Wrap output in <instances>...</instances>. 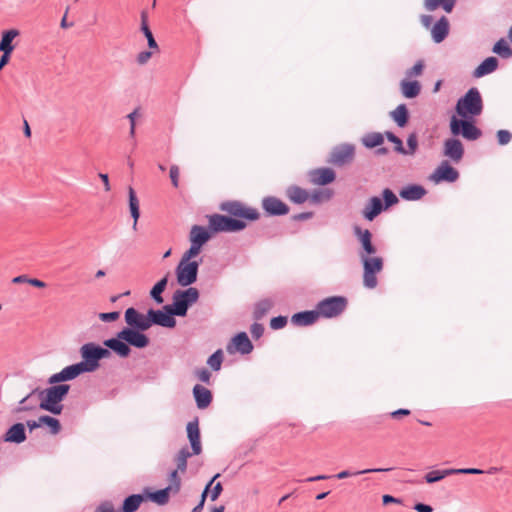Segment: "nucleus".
<instances>
[{"label": "nucleus", "mask_w": 512, "mask_h": 512, "mask_svg": "<svg viewBox=\"0 0 512 512\" xmlns=\"http://www.w3.org/2000/svg\"><path fill=\"white\" fill-rule=\"evenodd\" d=\"M45 389L34 388L33 393H37L40 400L39 408L53 415H60L63 411L62 401L67 396L70 386L68 384H50Z\"/></svg>", "instance_id": "f257e3e1"}, {"label": "nucleus", "mask_w": 512, "mask_h": 512, "mask_svg": "<svg viewBox=\"0 0 512 512\" xmlns=\"http://www.w3.org/2000/svg\"><path fill=\"white\" fill-rule=\"evenodd\" d=\"M187 436L191 444L192 453L187 447L182 448L175 457L177 469L181 473H184L187 469V459L194 455H199L202 452V446L200 442V430L198 421H190L187 424Z\"/></svg>", "instance_id": "f03ea898"}, {"label": "nucleus", "mask_w": 512, "mask_h": 512, "mask_svg": "<svg viewBox=\"0 0 512 512\" xmlns=\"http://www.w3.org/2000/svg\"><path fill=\"white\" fill-rule=\"evenodd\" d=\"M199 291L195 287H188L186 290H176L172 297V304H168L176 316L184 317L190 306L199 299Z\"/></svg>", "instance_id": "7ed1b4c3"}, {"label": "nucleus", "mask_w": 512, "mask_h": 512, "mask_svg": "<svg viewBox=\"0 0 512 512\" xmlns=\"http://www.w3.org/2000/svg\"><path fill=\"white\" fill-rule=\"evenodd\" d=\"M483 103L480 92L477 88H470L456 104V112L461 117L468 115L477 116L482 112Z\"/></svg>", "instance_id": "20e7f679"}, {"label": "nucleus", "mask_w": 512, "mask_h": 512, "mask_svg": "<svg viewBox=\"0 0 512 512\" xmlns=\"http://www.w3.org/2000/svg\"><path fill=\"white\" fill-rule=\"evenodd\" d=\"M363 266V285L365 288L374 289L378 285L377 274H379L384 267L383 258L380 256L369 255L359 257Z\"/></svg>", "instance_id": "39448f33"}, {"label": "nucleus", "mask_w": 512, "mask_h": 512, "mask_svg": "<svg viewBox=\"0 0 512 512\" xmlns=\"http://www.w3.org/2000/svg\"><path fill=\"white\" fill-rule=\"evenodd\" d=\"M209 229L213 232H237L246 227L243 220L233 219L221 214L209 216Z\"/></svg>", "instance_id": "423d86ee"}, {"label": "nucleus", "mask_w": 512, "mask_h": 512, "mask_svg": "<svg viewBox=\"0 0 512 512\" xmlns=\"http://www.w3.org/2000/svg\"><path fill=\"white\" fill-rule=\"evenodd\" d=\"M347 300L342 296H332L320 301L316 306L318 316L332 318L340 315L346 308Z\"/></svg>", "instance_id": "0eeeda50"}, {"label": "nucleus", "mask_w": 512, "mask_h": 512, "mask_svg": "<svg viewBox=\"0 0 512 512\" xmlns=\"http://www.w3.org/2000/svg\"><path fill=\"white\" fill-rule=\"evenodd\" d=\"M198 269V261L185 262L180 260L175 269L178 284L182 287H187L195 283L197 280Z\"/></svg>", "instance_id": "6e6552de"}, {"label": "nucleus", "mask_w": 512, "mask_h": 512, "mask_svg": "<svg viewBox=\"0 0 512 512\" xmlns=\"http://www.w3.org/2000/svg\"><path fill=\"white\" fill-rule=\"evenodd\" d=\"M450 130L454 136L462 135L467 140H477L481 136V131L471 122L457 119L455 116L451 118Z\"/></svg>", "instance_id": "1a4fd4ad"}, {"label": "nucleus", "mask_w": 512, "mask_h": 512, "mask_svg": "<svg viewBox=\"0 0 512 512\" xmlns=\"http://www.w3.org/2000/svg\"><path fill=\"white\" fill-rule=\"evenodd\" d=\"M80 354L83 361L79 362L86 372H94L99 367L97 345L93 342L81 346Z\"/></svg>", "instance_id": "9d476101"}, {"label": "nucleus", "mask_w": 512, "mask_h": 512, "mask_svg": "<svg viewBox=\"0 0 512 512\" xmlns=\"http://www.w3.org/2000/svg\"><path fill=\"white\" fill-rule=\"evenodd\" d=\"M220 209L228 214L241 217L248 220H257L259 213L257 210L248 208L238 201H228L221 204Z\"/></svg>", "instance_id": "9b49d317"}, {"label": "nucleus", "mask_w": 512, "mask_h": 512, "mask_svg": "<svg viewBox=\"0 0 512 512\" xmlns=\"http://www.w3.org/2000/svg\"><path fill=\"white\" fill-rule=\"evenodd\" d=\"M173 312L169 305H165L163 310H154L149 309V321L150 327L152 325H158L165 328H174L176 326V320L174 316L175 314H170Z\"/></svg>", "instance_id": "f8f14e48"}, {"label": "nucleus", "mask_w": 512, "mask_h": 512, "mask_svg": "<svg viewBox=\"0 0 512 512\" xmlns=\"http://www.w3.org/2000/svg\"><path fill=\"white\" fill-rule=\"evenodd\" d=\"M127 328L146 331L150 328L149 311L146 315L140 313L133 307L128 308L124 314Z\"/></svg>", "instance_id": "ddd939ff"}, {"label": "nucleus", "mask_w": 512, "mask_h": 512, "mask_svg": "<svg viewBox=\"0 0 512 512\" xmlns=\"http://www.w3.org/2000/svg\"><path fill=\"white\" fill-rule=\"evenodd\" d=\"M353 232L360 243V249L358 250L359 257H362V255L369 256L376 254L377 248L372 243V233L368 229L354 226Z\"/></svg>", "instance_id": "4468645a"}, {"label": "nucleus", "mask_w": 512, "mask_h": 512, "mask_svg": "<svg viewBox=\"0 0 512 512\" xmlns=\"http://www.w3.org/2000/svg\"><path fill=\"white\" fill-rule=\"evenodd\" d=\"M459 178V172L448 161H442L433 171L429 179L434 183L455 182Z\"/></svg>", "instance_id": "2eb2a0df"}, {"label": "nucleus", "mask_w": 512, "mask_h": 512, "mask_svg": "<svg viewBox=\"0 0 512 512\" xmlns=\"http://www.w3.org/2000/svg\"><path fill=\"white\" fill-rule=\"evenodd\" d=\"M144 331L123 328L118 332V337L123 339L128 346H133L139 349L145 348L149 345V338L143 333Z\"/></svg>", "instance_id": "dca6fc26"}, {"label": "nucleus", "mask_w": 512, "mask_h": 512, "mask_svg": "<svg viewBox=\"0 0 512 512\" xmlns=\"http://www.w3.org/2000/svg\"><path fill=\"white\" fill-rule=\"evenodd\" d=\"M85 372V369L80 365V363L69 365L63 368L60 372L51 375L48 378V383L62 384V382L73 380Z\"/></svg>", "instance_id": "f3484780"}, {"label": "nucleus", "mask_w": 512, "mask_h": 512, "mask_svg": "<svg viewBox=\"0 0 512 512\" xmlns=\"http://www.w3.org/2000/svg\"><path fill=\"white\" fill-rule=\"evenodd\" d=\"M443 155L453 163H459L464 156L463 144L454 137L446 139L443 144Z\"/></svg>", "instance_id": "a211bd4d"}, {"label": "nucleus", "mask_w": 512, "mask_h": 512, "mask_svg": "<svg viewBox=\"0 0 512 512\" xmlns=\"http://www.w3.org/2000/svg\"><path fill=\"white\" fill-rule=\"evenodd\" d=\"M355 148L351 144H342L337 146L331 152L330 162L335 165H343L351 161L354 157Z\"/></svg>", "instance_id": "6ab92c4d"}, {"label": "nucleus", "mask_w": 512, "mask_h": 512, "mask_svg": "<svg viewBox=\"0 0 512 512\" xmlns=\"http://www.w3.org/2000/svg\"><path fill=\"white\" fill-rule=\"evenodd\" d=\"M262 207L267 214L272 216L286 215L289 212L288 206L273 196L265 197L262 200Z\"/></svg>", "instance_id": "aec40b11"}, {"label": "nucleus", "mask_w": 512, "mask_h": 512, "mask_svg": "<svg viewBox=\"0 0 512 512\" xmlns=\"http://www.w3.org/2000/svg\"><path fill=\"white\" fill-rule=\"evenodd\" d=\"M232 346H234L235 350L243 355L249 354L253 350V344L250 341L247 333L240 332L236 334L232 340L231 344L227 346V350L231 353L232 352Z\"/></svg>", "instance_id": "412c9836"}, {"label": "nucleus", "mask_w": 512, "mask_h": 512, "mask_svg": "<svg viewBox=\"0 0 512 512\" xmlns=\"http://www.w3.org/2000/svg\"><path fill=\"white\" fill-rule=\"evenodd\" d=\"M335 172L331 168H318L309 172V178L314 185H327L335 180Z\"/></svg>", "instance_id": "4be33fe9"}, {"label": "nucleus", "mask_w": 512, "mask_h": 512, "mask_svg": "<svg viewBox=\"0 0 512 512\" xmlns=\"http://www.w3.org/2000/svg\"><path fill=\"white\" fill-rule=\"evenodd\" d=\"M3 439L5 442L20 444L26 441L25 424L15 423L5 432Z\"/></svg>", "instance_id": "5701e85b"}, {"label": "nucleus", "mask_w": 512, "mask_h": 512, "mask_svg": "<svg viewBox=\"0 0 512 512\" xmlns=\"http://www.w3.org/2000/svg\"><path fill=\"white\" fill-rule=\"evenodd\" d=\"M211 238L210 231L200 225H193L189 232L190 243L196 244L199 247H203Z\"/></svg>", "instance_id": "b1692460"}, {"label": "nucleus", "mask_w": 512, "mask_h": 512, "mask_svg": "<svg viewBox=\"0 0 512 512\" xmlns=\"http://www.w3.org/2000/svg\"><path fill=\"white\" fill-rule=\"evenodd\" d=\"M103 344L121 358H126L131 353V349L128 344L123 339H120L118 334L116 335V338L107 339Z\"/></svg>", "instance_id": "393cba45"}, {"label": "nucleus", "mask_w": 512, "mask_h": 512, "mask_svg": "<svg viewBox=\"0 0 512 512\" xmlns=\"http://www.w3.org/2000/svg\"><path fill=\"white\" fill-rule=\"evenodd\" d=\"M384 206L382 200L379 197H372L364 207L362 214L363 217L368 220H374L382 211Z\"/></svg>", "instance_id": "a878e982"}, {"label": "nucleus", "mask_w": 512, "mask_h": 512, "mask_svg": "<svg viewBox=\"0 0 512 512\" xmlns=\"http://www.w3.org/2000/svg\"><path fill=\"white\" fill-rule=\"evenodd\" d=\"M449 33V21L442 16L431 28L432 39L435 43H441Z\"/></svg>", "instance_id": "bb28decb"}, {"label": "nucleus", "mask_w": 512, "mask_h": 512, "mask_svg": "<svg viewBox=\"0 0 512 512\" xmlns=\"http://www.w3.org/2000/svg\"><path fill=\"white\" fill-rule=\"evenodd\" d=\"M193 395L199 409L207 408L212 402V393L210 390L199 384L193 387Z\"/></svg>", "instance_id": "cd10ccee"}, {"label": "nucleus", "mask_w": 512, "mask_h": 512, "mask_svg": "<svg viewBox=\"0 0 512 512\" xmlns=\"http://www.w3.org/2000/svg\"><path fill=\"white\" fill-rule=\"evenodd\" d=\"M426 194V190L421 185H408L400 190V197L408 201H416Z\"/></svg>", "instance_id": "c85d7f7f"}, {"label": "nucleus", "mask_w": 512, "mask_h": 512, "mask_svg": "<svg viewBox=\"0 0 512 512\" xmlns=\"http://www.w3.org/2000/svg\"><path fill=\"white\" fill-rule=\"evenodd\" d=\"M318 312L314 311H303L295 313L291 317V322L296 326H308L313 324L318 319Z\"/></svg>", "instance_id": "c756f323"}, {"label": "nucleus", "mask_w": 512, "mask_h": 512, "mask_svg": "<svg viewBox=\"0 0 512 512\" xmlns=\"http://www.w3.org/2000/svg\"><path fill=\"white\" fill-rule=\"evenodd\" d=\"M497 68L498 59L495 57H488L474 70L473 76L480 78L494 72Z\"/></svg>", "instance_id": "7c9ffc66"}, {"label": "nucleus", "mask_w": 512, "mask_h": 512, "mask_svg": "<svg viewBox=\"0 0 512 512\" xmlns=\"http://www.w3.org/2000/svg\"><path fill=\"white\" fill-rule=\"evenodd\" d=\"M401 93L405 98L412 99L417 97L421 91V85L418 81L402 80L400 82Z\"/></svg>", "instance_id": "2f4dec72"}, {"label": "nucleus", "mask_w": 512, "mask_h": 512, "mask_svg": "<svg viewBox=\"0 0 512 512\" xmlns=\"http://www.w3.org/2000/svg\"><path fill=\"white\" fill-rule=\"evenodd\" d=\"M144 500V495L132 494L124 499L119 512H136Z\"/></svg>", "instance_id": "473e14b6"}, {"label": "nucleus", "mask_w": 512, "mask_h": 512, "mask_svg": "<svg viewBox=\"0 0 512 512\" xmlns=\"http://www.w3.org/2000/svg\"><path fill=\"white\" fill-rule=\"evenodd\" d=\"M37 393H33V390L22 398L18 405L12 410L13 414H19L22 412L33 411L37 408V402L33 400V396Z\"/></svg>", "instance_id": "72a5a7b5"}, {"label": "nucleus", "mask_w": 512, "mask_h": 512, "mask_svg": "<svg viewBox=\"0 0 512 512\" xmlns=\"http://www.w3.org/2000/svg\"><path fill=\"white\" fill-rule=\"evenodd\" d=\"M19 35V31L16 29H10L4 31L2 34V38L0 41V51L3 53H12L14 46L12 45V41L15 37Z\"/></svg>", "instance_id": "f704fd0d"}, {"label": "nucleus", "mask_w": 512, "mask_h": 512, "mask_svg": "<svg viewBox=\"0 0 512 512\" xmlns=\"http://www.w3.org/2000/svg\"><path fill=\"white\" fill-rule=\"evenodd\" d=\"M390 117L399 127H404L407 124L409 118V112L406 105H398L393 111L390 112Z\"/></svg>", "instance_id": "c9c22d12"}, {"label": "nucleus", "mask_w": 512, "mask_h": 512, "mask_svg": "<svg viewBox=\"0 0 512 512\" xmlns=\"http://www.w3.org/2000/svg\"><path fill=\"white\" fill-rule=\"evenodd\" d=\"M128 195H129V209H130L131 216L134 220L133 229H136L137 222L140 217L139 200H138L136 193L132 187L128 188Z\"/></svg>", "instance_id": "e433bc0d"}, {"label": "nucleus", "mask_w": 512, "mask_h": 512, "mask_svg": "<svg viewBox=\"0 0 512 512\" xmlns=\"http://www.w3.org/2000/svg\"><path fill=\"white\" fill-rule=\"evenodd\" d=\"M288 198L297 204L304 203L308 198V192L298 186H292L287 189Z\"/></svg>", "instance_id": "4c0bfd02"}, {"label": "nucleus", "mask_w": 512, "mask_h": 512, "mask_svg": "<svg viewBox=\"0 0 512 512\" xmlns=\"http://www.w3.org/2000/svg\"><path fill=\"white\" fill-rule=\"evenodd\" d=\"M170 493H172V490L166 487L155 492H148L147 498L158 505H166L169 502Z\"/></svg>", "instance_id": "58836bf2"}, {"label": "nucleus", "mask_w": 512, "mask_h": 512, "mask_svg": "<svg viewBox=\"0 0 512 512\" xmlns=\"http://www.w3.org/2000/svg\"><path fill=\"white\" fill-rule=\"evenodd\" d=\"M361 142L366 148H375L383 144L384 135L379 132H371L364 135Z\"/></svg>", "instance_id": "ea45409f"}, {"label": "nucleus", "mask_w": 512, "mask_h": 512, "mask_svg": "<svg viewBox=\"0 0 512 512\" xmlns=\"http://www.w3.org/2000/svg\"><path fill=\"white\" fill-rule=\"evenodd\" d=\"M492 52L503 59H509L512 57V48L504 38H501L494 44Z\"/></svg>", "instance_id": "a19ab883"}, {"label": "nucleus", "mask_w": 512, "mask_h": 512, "mask_svg": "<svg viewBox=\"0 0 512 512\" xmlns=\"http://www.w3.org/2000/svg\"><path fill=\"white\" fill-rule=\"evenodd\" d=\"M454 472L455 471H453V468H448L444 470H433L425 475V480L427 483L432 484L444 479L447 476L454 475Z\"/></svg>", "instance_id": "79ce46f5"}, {"label": "nucleus", "mask_w": 512, "mask_h": 512, "mask_svg": "<svg viewBox=\"0 0 512 512\" xmlns=\"http://www.w3.org/2000/svg\"><path fill=\"white\" fill-rule=\"evenodd\" d=\"M168 282V277H163L160 281H158L150 291V296L158 303L161 304L163 302V298L161 294L165 290Z\"/></svg>", "instance_id": "37998d69"}, {"label": "nucleus", "mask_w": 512, "mask_h": 512, "mask_svg": "<svg viewBox=\"0 0 512 512\" xmlns=\"http://www.w3.org/2000/svg\"><path fill=\"white\" fill-rule=\"evenodd\" d=\"M41 422L43 423V425L49 427L50 433L52 435H57L60 433L62 427L60 421L57 418H54L49 415H42Z\"/></svg>", "instance_id": "c03bdc74"}, {"label": "nucleus", "mask_w": 512, "mask_h": 512, "mask_svg": "<svg viewBox=\"0 0 512 512\" xmlns=\"http://www.w3.org/2000/svg\"><path fill=\"white\" fill-rule=\"evenodd\" d=\"M390 470H391V468H370V469L360 470V471H357V472H354V473H351L348 470H344V471H341L338 474H336L335 477L337 479H345V478L350 477L352 475H361V474H367V473L386 472V471H390Z\"/></svg>", "instance_id": "a18cd8bd"}, {"label": "nucleus", "mask_w": 512, "mask_h": 512, "mask_svg": "<svg viewBox=\"0 0 512 512\" xmlns=\"http://www.w3.org/2000/svg\"><path fill=\"white\" fill-rule=\"evenodd\" d=\"M223 361V353L222 350L215 351L211 356H209L207 360V364L214 370L219 371L221 369Z\"/></svg>", "instance_id": "49530a36"}, {"label": "nucleus", "mask_w": 512, "mask_h": 512, "mask_svg": "<svg viewBox=\"0 0 512 512\" xmlns=\"http://www.w3.org/2000/svg\"><path fill=\"white\" fill-rule=\"evenodd\" d=\"M178 472L180 471L175 469L169 475L170 484L167 487L170 488V490H172L173 494L178 493L181 488V479L178 475Z\"/></svg>", "instance_id": "de8ad7c7"}, {"label": "nucleus", "mask_w": 512, "mask_h": 512, "mask_svg": "<svg viewBox=\"0 0 512 512\" xmlns=\"http://www.w3.org/2000/svg\"><path fill=\"white\" fill-rule=\"evenodd\" d=\"M272 303L269 300H262L257 303L254 310V317L256 319H261L271 308Z\"/></svg>", "instance_id": "09e8293b"}, {"label": "nucleus", "mask_w": 512, "mask_h": 512, "mask_svg": "<svg viewBox=\"0 0 512 512\" xmlns=\"http://www.w3.org/2000/svg\"><path fill=\"white\" fill-rule=\"evenodd\" d=\"M201 249L202 248L197 246L196 244L190 243L189 249L184 252V254L181 257V260L185 262H193V259L200 254Z\"/></svg>", "instance_id": "8fccbe9b"}, {"label": "nucleus", "mask_w": 512, "mask_h": 512, "mask_svg": "<svg viewBox=\"0 0 512 512\" xmlns=\"http://www.w3.org/2000/svg\"><path fill=\"white\" fill-rule=\"evenodd\" d=\"M382 196L384 199V209L389 208L390 206L398 203L397 196L393 193L392 190L386 188L382 192Z\"/></svg>", "instance_id": "3c124183"}, {"label": "nucleus", "mask_w": 512, "mask_h": 512, "mask_svg": "<svg viewBox=\"0 0 512 512\" xmlns=\"http://www.w3.org/2000/svg\"><path fill=\"white\" fill-rule=\"evenodd\" d=\"M331 196L332 192L329 189L317 190L311 195V200L314 203H319L321 201L329 200Z\"/></svg>", "instance_id": "603ef678"}, {"label": "nucleus", "mask_w": 512, "mask_h": 512, "mask_svg": "<svg viewBox=\"0 0 512 512\" xmlns=\"http://www.w3.org/2000/svg\"><path fill=\"white\" fill-rule=\"evenodd\" d=\"M386 138L395 144V151L398 153H405L406 149L403 146L402 140L392 132H385Z\"/></svg>", "instance_id": "864d4df0"}, {"label": "nucleus", "mask_w": 512, "mask_h": 512, "mask_svg": "<svg viewBox=\"0 0 512 512\" xmlns=\"http://www.w3.org/2000/svg\"><path fill=\"white\" fill-rule=\"evenodd\" d=\"M407 145L408 149H406L405 153H402L403 155H413L418 147V139L415 133H412L407 138Z\"/></svg>", "instance_id": "5fc2aeb1"}, {"label": "nucleus", "mask_w": 512, "mask_h": 512, "mask_svg": "<svg viewBox=\"0 0 512 512\" xmlns=\"http://www.w3.org/2000/svg\"><path fill=\"white\" fill-rule=\"evenodd\" d=\"M141 31L143 32V34L145 35V37L147 39L149 48H151V49H158V44H157L156 40L154 39V36H153L149 26L148 25H142L141 26Z\"/></svg>", "instance_id": "6e6d98bb"}, {"label": "nucleus", "mask_w": 512, "mask_h": 512, "mask_svg": "<svg viewBox=\"0 0 512 512\" xmlns=\"http://www.w3.org/2000/svg\"><path fill=\"white\" fill-rule=\"evenodd\" d=\"M287 324V317L285 316H277L273 317L270 321V327L273 330H279L286 326Z\"/></svg>", "instance_id": "4d7b16f0"}, {"label": "nucleus", "mask_w": 512, "mask_h": 512, "mask_svg": "<svg viewBox=\"0 0 512 512\" xmlns=\"http://www.w3.org/2000/svg\"><path fill=\"white\" fill-rule=\"evenodd\" d=\"M423 68H424L423 62L418 61L414 64V66L412 68H410L409 70L406 71V75L409 78L414 77V76H419L422 74Z\"/></svg>", "instance_id": "13d9d810"}, {"label": "nucleus", "mask_w": 512, "mask_h": 512, "mask_svg": "<svg viewBox=\"0 0 512 512\" xmlns=\"http://www.w3.org/2000/svg\"><path fill=\"white\" fill-rule=\"evenodd\" d=\"M195 375L201 382L206 383V384L210 383L211 373L208 369H206V368L197 369L195 371Z\"/></svg>", "instance_id": "bf43d9fd"}, {"label": "nucleus", "mask_w": 512, "mask_h": 512, "mask_svg": "<svg viewBox=\"0 0 512 512\" xmlns=\"http://www.w3.org/2000/svg\"><path fill=\"white\" fill-rule=\"evenodd\" d=\"M138 116V110L135 109L134 111H132L131 113H129L127 115V119L129 120L130 122V130H129V135L130 137L134 138L135 137V127H136V117Z\"/></svg>", "instance_id": "052dcab7"}, {"label": "nucleus", "mask_w": 512, "mask_h": 512, "mask_svg": "<svg viewBox=\"0 0 512 512\" xmlns=\"http://www.w3.org/2000/svg\"><path fill=\"white\" fill-rule=\"evenodd\" d=\"M512 134L508 130H499L497 132V139L500 145H506L511 141Z\"/></svg>", "instance_id": "680f3d73"}, {"label": "nucleus", "mask_w": 512, "mask_h": 512, "mask_svg": "<svg viewBox=\"0 0 512 512\" xmlns=\"http://www.w3.org/2000/svg\"><path fill=\"white\" fill-rule=\"evenodd\" d=\"M120 316V313L118 311L113 312H106V313H100L99 319L103 322H113L116 321Z\"/></svg>", "instance_id": "e2e57ef3"}, {"label": "nucleus", "mask_w": 512, "mask_h": 512, "mask_svg": "<svg viewBox=\"0 0 512 512\" xmlns=\"http://www.w3.org/2000/svg\"><path fill=\"white\" fill-rule=\"evenodd\" d=\"M250 333L253 338L259 339L264 333L263 325L259 323H253L250 327Z\"/></svg>", "instance_id": "0e129e2a"}, {"label": "nucleus", "mask_w": 512, "mask_h": 512, "mask_svg": "<svg viewBox=\"0 0 512 512\" xmlns=\"http://www.w3.org/2000/svg\"><path fill=\"white\" fill-rule=\"evenodd\" d=\"M169 175H170V179H171V182H172L173 186L174 187H178V185H179V182H178V179H179V168H178V166L172 165L170 167Z\"/></svg>", "instance_id": "69168bd1"}, {"label": "nucleus", "mask_w": 512, "mask_h": 512, "mask_svg": "<svg viewBox=\"0 0 512 512\" xmlns=\"http://www.w3.org/2000/svg\"><path fill=\"white\" fill-rule=\"evenodd\" d=\"M222 490V484L220 482L216 483L214 487L209 491L211 501L217 500Z\"/></svg>", "instance_id": "338daca9"}, {"label": "nucleus", "mask_w": 512, "mask_h": 512, "mask_svg": "<svg viewBox=\"0 0 512 512\" xmlns=\"http://www.w3.org/2000/svg\"><path fill=\"white\" fill-rule=\"evenodd\" d=\"M97 512H114V506L111 502L105 501L97 507Z\"/></svg>", "instance_id": "774afa93"}]
</instances>
